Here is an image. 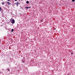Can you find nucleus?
Wrapping results in <instances>:
<instances>
[{"label":"nucleus","mask_w":75,"mask_h":75,"mask_svg":"<svg viewBox=\"0 0 75 75\" xmlns=\"http://www.w3.org/2000/svg\"><path fill=\"white\" fill-rule=\"evenodd\" d=\"M0 11H2V9H1V7H0Z\"/></svg>","instance_id":"obj_7"},{"label":"nucleus","mask_w":75,"mask_h":75,"mask_svg":"<svg viewBox=\"0 0 75 75\" xmlns=\"http://www.w3.org/2000/svg\"><path fill=\"white\" fill-rule=\"evenodd\" d=\"M1 4H2V5H3V4H5V3H4V2H2L1 3Z\"/></svg>","instance_id":"obj_4"},{"label":"nucleus","mask_w":75,"mask_h":75,"mask_svg":"<svg viewBox=\"0 0 75 75\" xmlns=\"http://www.w3.org/2000/svg\"><path fill=\"white\" fill-rule=\"evenodd\" d=\"M14 22H15V21L14 19H13L11 23L12 24H14Z\"/></svg>","instance_id":"obj_1"},{"label":"nucleus","mask_w":75,"mask_h":75,"mask_svg":"<svg viewBox=\"0 0 75 75\" xmlns=\"http://www.w3.org/2000/svg\"><path fill=\"white\" fill-rule=\"evenodd\" d=\"M54 30H56V28H55Z\"/></svg>","instance_id":"obj_16"},{"label":"nucleus","mask_w":75,"mask_h":75,"mask_svg":"<svg viewBox=\"0 0 75 75\" xmlns=\"http://www.w3.org/2000/svg\"><path fill=\"white\" fill-rule=\"evenodd\" d=\"M7 1H10V0H7Z\"/></svg>","instance_id":"obj_13"},{"label":"nucleus","mask_w":75,"mask_h":75,"mask_svg":"<svg viewBox=\"0 0 75 75\" xmlns=\"http://www.w3.org/2000/svg\"><path fill=\"white\" fill-rule=\"evenodd\" d=\"M15 1H17V0H15Z\"/></svg>","instance_id":"obj_15"},{"label":"nucleus","mask_w":75,"mask_h":75,"mask_svg":"<svg viewBox=\"0 0 75 75\" xmlns=\"http://www.w3.org/2000/svg\"><path fill=\"white\" fill-rule=\"evenodd\" d=\"M71 55H72V54H73V53H71Z\"/></svg>","instance_id":"obj_14"},{"label":"nucleus","mask_w":75,"mask_h":75,"mask_svg":"<svg viewBox=\"0 0 75 75\" xmlns=\"http://www.w3.org/2000/svg\"><path fill=\"white\" fill-rule=\"evenodd\" d=\"M25 8H27V9H28V8H29V7H26Z\"/></svg>","instance_id":"obj_8"},{"label":"nucleus","mask_w":75,"mask_h":75,"mask_svg":"<svg viewBox=\"0 0 75 75\" xmlns=\"http://www.w3.org/2000/svg\"><path fill=\"white\" fill-rule=\"evenodd\" d=\"M7 3L8 5H10V4H11V3H10L8 1L7 2Z\"/></svg>","instance_id":"obj_3"},{"label":"nucleus","mask_w":75,"mask_h":75,"mask_svg":"<svg viewBox=\"0 0 75 75\" xmlns=\"http://www.w3.org/2000/svg\"><path fill=\"white\" fill-rule=\"evenodd\" d=\"M29 8H30V7H29Z\"/></svg>","instance_id":"obj_17"},{"label":"nucleus","mask_w":75,"mask_h":75,"mask_svg":"<svg viewBox=\"0 0 75 75\" xmlns=\"http://www.w3.org/2000/svg\"><path fill=\"white\" fill-rule=\"evenodd\" d=\"M7 70L8 71H10V69H7Z\"/></svg>","instance_id":"obj_10"},{"label":"nucleus","mask_w":75,"mask_h":75,"mask_svg":"<svg viewBox=\"0 0 75 75\" xmlns=\"http://www.w3.org/2000/svg\"><path fill=\"white\" fill-rule=\"evenodd\" d=\"M40 22H42V20H40Z\"/></svg>","instance_id":"obj_12"},{"label":"nucleus","mask_w":75,"mask_h":75,"mask_svg":"<svg viewBox=\"0 0 75 75\" xmlns=\"http://www.w3.org/2000/svg\"><path fill=\"white\" fill-rule=\"evenodd\" d=\"M13 31H14V29H12L11 30L12 33H13Z\"/></svg>","instance_id":"obj_5"},{"label":"nucleus","mask_w":75,"mask_h":75,"mask_svg":"<svg viewBox=\"0 0 75 75\" xmlns=\"http://www.w3.org/2000/svg\"><path fill=\"white\" fill-rule=\"evenodd\" d=\"M22 62H23V63H24V62H25V61H22Z\"/></svg>","instance_id":"obj_11"},{"label":"nucleus","mask_w":75,"mask_h":75,"mask_svg":"<svg viewBox=\"0 0 75 75\" xmlns=\"http://www.w3.org/2000/svg\"><path fill=\"white\" fill-rule=\"evenodd\" d=\"M72 1L73 2H74V1H75V0H72Z\"/></svg>","instance_id":"obj_9"},{"label":"nucleus","mask_w":75,"mask_h":75,"mask_svg":"<svg viewBox=\"0 0 75 75\" xmlns=\"http://www.w3.org/2000/svg\"><path fill=\"white\" fill-rule=\"evenodd\" d=\"M26 3L27 4H28V3H29V2L28 1H26Z\"/></svg>","instance_id":"obj_6"},{"label":"nucleus","mask_w":75,"mask_h":75,"mask_svg":"<svg viewBox=\"0 0 75 75\" xmlns=\"http://www.w3.org/2000/svg\"><path fill=\"white\" fill-rule=\"evenodd\" d=\"M15 4H16V5H17V6H18V5L19 4V3L18 2H17Z\"/></svg>","instance_id":"obj_2"}]
</instances>
